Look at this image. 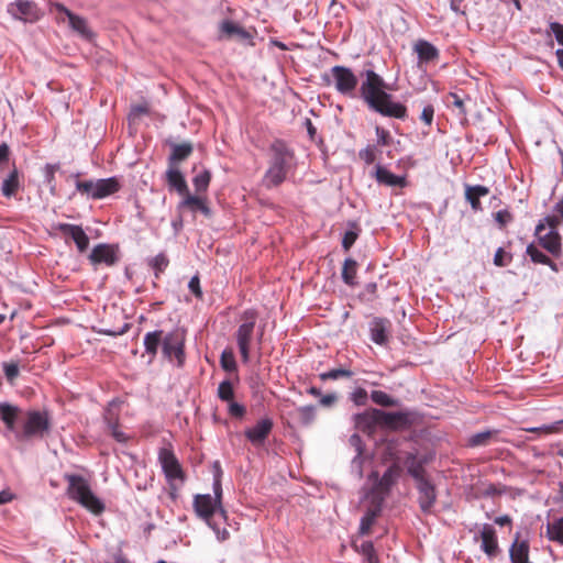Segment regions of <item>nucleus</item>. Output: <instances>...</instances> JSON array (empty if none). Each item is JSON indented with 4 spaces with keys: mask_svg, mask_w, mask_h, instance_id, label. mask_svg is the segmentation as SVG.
<instances>
[{
    "mask_svg": "<svg viewBox=\"0 0 563 563\" xmlns=\"http://www.w3.org/2000/svg\"><path fill=\"white\" fill-rule=\"evenodd\" d=\"M365 76L366 79L362 82L360 92L366 104L384 117L406 119V106L393 101V96L386 91L385 80L374 70H366Z\"/></svg>",
    "mask_w": 563,
    "mask_h": 563,
    "instance_id": "f257e3e1",
    "label": "nucleus"
},
{
    "mask_svg": "<svg viewBox=\"0 0 563 563\" xmlns=\"http://www.w3.org/2000/svg\"><path fill=\"white\" fill-rule=\"evenodd\" d=\"M295 153L288 144L282 140H275L269 146L268 168L263 177V185L274 188L282 185L290 169L294 167Z\"/></svg>",
    "mask_w": 563,
    "mask_h": 563,
    "instance_id": "f03ea898",
    "label": "nucleus"
},
{
    "mask_svg": "<svg viewBox=\"0 0 563 563\" xmlns=\"http://www.w3.org/2000/svg\"><path fill=\"white\" fill-rule=\"evenodd\" d=\"M65 481L67 482L66 494L69 499L93 515L98 516L104 511V504L92 493L87 479L80 475L66 474Z\"/></svg>",
    "mask_w": 563,
    "mask_h": 563,
    "instance_id": "7ed1b4c3",
    "label": "nucleus"
},
{
    "mask_svg": "<svg viewBox=\"0 0 563 563\" xmlns=\"http://www.w3.org/2000/svg\"><path fill=\"white\" fill-rule=\"evenodd\" d=\"M258 312L255 309L244 310L239 318V327L234 338L240 351L241 360L244 364L251 361V349L254 339V332Z\"/></svg>",
    "mask_w": 563,
    "mask_h": 563,
    "instance_id": "20e7f679",
    "label": "nucleus"
},
{
    "mask_svg": "<svg viewBox=\"0 0 563 563\" xmlns=\"http://www.w3.org/2000/svg\"><path fill=\"white\" fill-rule=\"evenodd\" d=\"M194 509L196 515L202 519L216 533L219 541H225L230 537L227 528H220L214 516H219V507L213 501L211 495H196L194 498Z\"/></svg>",
    "mask_w": 563,
    "mask_h": 563,
    "instance_id": "39448f33",
    "label": "nucleus"
},
{
    "mask_svg": "<svg viewBox=\"0 0 563 563\" xmlns=\"http://www.w3.org/2000/svg\"><path fill=\"white\" fill-rule=\"evenodd\" d=\"M400 473L401 467L397 463L390 465L380 478H378L377 473H373L371 477H375V483L368 493L367 498L383 505L386 497L389 495L391 487L397 483Z\"/></svg>",
    "mask_w": 563,
    "mask_h": 563,
    "instance_id": "423d86ee",
    "label": "nucleus"
},
{
    "mask_svg": "<svg viewBox=\"0 0 563 563\" xmlns=\"http://www.w3.org/2000/svg\"><path fill=\"white\" fill-rule=\"evenodd\" d=\"M185 331L181 329H175L167 333L162 343V352L165 357L169 361L175 358L178 366H183L185 363Z\"/></svg>",
    "mask_w": 563,
    "mask_h": 563,
    "instance_id": "0eeeda50",
    "label": "nucleus"
},
{
    "mask_svg": "<svg viewBox=\"0 0 563 563\" xmlns=\"http://www.w3.org/2000/svg\"><path fill=\"white\" fill-rule=\"evenodd\" d=\"M331 74L334 79L335 89L344 96H354L355 88L357 86V77L354 75L352 69L345 66H333Z\"/></svg>",
    "mask_w": 563,
    "mask_h": 563,
    "instance_id": "6e6552de",
    "label": "nucleus"
},
{
    "mask_svg": "<svg viewBox=\"0 0 563 563\" xmlns=\"http://www.w3.org/2000/svg\"><path fill=\"white\" fill-rule=\"evenodd\" d=\"M102 418L107 431L117 442L126 443L130 440V437L120 427V408L118 402L111 401L106 408Z\"/></svg>",
    "mask_w": 563,
    "mask_h": 563,
    "instance_id": "1a4fd4ad",
    "label": "nucleus"
},
{
    "mask_svg": "<svg viewBox=\"0 0 563 563\" xmlns=\"http://www.w3.org/2000/svg\"><path fill=\"white\" fill-rule=\"evenodd\" d=\"M158 461L167 481H183L185 478L181 465L172 448L159 449Z\"/></svg>",
    "mask_w": 563,
    "mask_h": 563,
    "instance_id": "9d476101",
    "label": "nucleus"
},
{
    "mask_svg": "<svg viewBox=\"0 0 563 563\" xmlns=\"http://www.w3.org/2000/svg\"><path fill=\"white\" fill-rule=\"evenodd\" d=\"M51 428L48 413L45 411H30L23 427L26 438L43 437Z\"/></svg>",
    "mask_w": 563,
    "mask_h": 563,
    "instance_id": "9b49d317",
    "label": "nucleus"
},
{
    "mask_svg": "<svg viewBox=\"0 0 563 563\" xmlns=\"http://www.w3.org/2000/svg\"><path fill=\"white\" fill-rule=\"evenodd\" d=\"M544 230L545 223L539 222L536 227V235L539 239V244L554 257H560L562 254L560 233L556 230H550L548 233L542 234Z\"/></svg>",
    "mask_w": 563,
    "mask_h": 563,
    "instance_id": "f8f14e48",
    "label": "nucleus"
},
{
    "mask_svg": "<svg viewBox=\"0 0 563 563\" xmlns=\"http://www.w3.org/2000/svg\"><path fill=\"white\" fill-rule=\"evenodd\" d=\"M53 7L57 12L67 16L69 26L74 32L79 34L85 40H91L93 37V32L90 30L88 21L85 18L73 13L62 3H54Z\"/></svg>",
    "mask_w": 563,
    "mask_h": 563,
    "instance_id": "ddd939ff",
    "label": "nucleus"
},
{
    "mask_svg": "<svg viewBox=\"0 0 563 563\" xmlns=\"http://www.w3.org/2000/svg\"><path fill=\"white\" fill-rule=\"evenodd\" d=\"M88 258L95 267L100 264H104L106 266H113L119 261L118 250L113 245L101 243L92 249Z\"/></svg>",
    "mask_w": 563,
    "mask_h": 563,
    "instance_id": "4468645a",
    "label": "nucleus"
},
{
    "mask_svg": "<svg viewBox=\"0 0 563 563\" xmlns=\"http://www.w3.org/2000/svg\"><path fill=\"white\" fill-rule=\"evenodd\" d=\"M374 413L379 417V426L386 429L401 430L411 424L410 415L408 412H386L376 410Z\"/></svg>",
    "mask_w": 563,
    "mask_h": 563,
    "instance_id": "2eb2a0df",
    "label": "nucleus"
},
{
    "mask_svg": "<svg viewBox=\"0 0 563 563\" xmlns=\"http://www.w3.org/2000/svg\"><path fill=\"white\" fill-rule=\"evenodd\" d=\"M9 12L15 19L30 23L38 21L42 15L37 5L31 1H18L12 3L9 8Z\"/></svg>",
    "mask_w": 563,
    "mask_h": 563,
    "instance_id": "dca6fc26",
    "label": "nucleus"
},
{
    "mask_svg": "<svg viewBox=\"0 0 563 563\" xmlns=\"http://www.w3.org/2000/svg\"><path fill=\"white\" fill-rule=\"evenodd\" d=\"M57 230L64 236L70 238L75 242L80 253L87 251L89 246V238L80 225L70 223H59L57 225Z\"/></svg>",
    "mask_w": 563,
    "mask_h": 563,
    "instance_id": "f3484780",
    "label": "nucleus"
},
{
    "mask_svg": "<svg viewBox=\"0 0 563 563\" xmlns=\"http://www.w3.org/2000/svg\"><path fill=\"white\" fill-rule=\"evenodd\" d=\"M179 210H189L190 212H201L206 217H211V209L208 206V199L202 194L191 195L190 191L183 197L178 205Z\"/></svg>",
    "mask_w": 563,
    "mask_h": 563,
    "instance_id": "a211bd4d",
    "label": "nucleus"
},
{
    "mask_svg": "<svg viewBox=\"0 0 563 563\" xmlns=\"http://www.w3.org/2000/svg\"><path fill=\"white\" fill-rule=\"evenodd\" d=\"M417 489L419 493L418 501L422 512H431L432 507L437 501V490L434 485L429 481H422L417 483Z\"/></svg>",
    "mask_w": 563,
    "mask_h": 563,
    "instance_id": "6ab92c4d",
    "label": "nucleus"
},
{
    "mask_svg": "<svg viewBox=\"0 0 563 563\" xmlns=\"http://www.w3.org/2000/svg\"><path fill=\"white\" fill-rule=\"evenodd\" d=\"M273 429V421L269 418H264L257 421V423L245 430V437L246 439L253 444V445H262L264 441L267 439L269 433Z\"/></svg>",
    "mask_w": 563,
    "mask_h": 563,
    "instance_id": "aec40b11",
    "label": "nucleus"
},
{
    "mask_svg": "<svg viewBox=\"0 0 563 563\" xmlns=\"http://www.w3.org/2000/svg\"><path fill=\"white\" fill-rule=\"evenodd\" d=\"M481 549L488 558H496L499 552V545L495 529L490 525H484L481 531Z\"/></svg>",
    "mask_w": 563,
    "mask_h": 563,
    "instance_id": "412c9836",
    "label": "nucleus"
},
{
    "mask_svg": "<svg viewBox=\"0 0 563 563\" xmlns=\"http://www.w3.org/2000/svg\"><path fill=\"white\" fill-rule=\"evenodd\" d=\"M390 321L386 318H374L369 324L371 339L379 345L388 342Z\"/></svg>",
    "mask_w": 563,
    "mask_h": 563,
    "instance_id": "4be33fe9",
    "label": "nucleus"
},
{
    "mask_svg": "<svg viewBox=\"0 0 563 563\" xmlns=\"http://www.w3.org/2000/svg\"><path fill=\"white\" fill-rule=\"evenodd\" d=\"M194 152L191 142L172 144V153L168 157V167H178L180 162L187 159Z\"/></svg>",
    "mask_w": 563,
    "mask_h": 563,
    "instance_id": "5701e85b",
    "label": "nucleus"
},
{
    "mask_svg": "<svg viewBox=\"0 0 563 563\" xmlns=\"http://www.w3.org/2000/svg\"><path fill=\"white\" fill-rule=\"evenodd\" d=\"M529 542L527 540H519V534L516 536L514 542L509 548V556L511 563H527L529 562Z\"/></svg>",
    "mask_w": 563,
    "mask_h": 563,
    "instance_id": "b1692460",
    "label": "nucleus"
},
{
    "mask_svg": "<svg viewBox=\"0 0 563 563\" xmlns=\"http://www.w3.org/2000/svg\"><path fill=\"white\" fill-rule=\"evenodd\" d=\"M166 180L172 189H175L180 196L189 192L187 181L178 167H168L166 172Z\"/></svg>",
    "mask_w": 563,
    "mask_h": 563,
    "instance_id": "393cba45",
    "label": "nucleus"
},
{
    "mask_svg": "<svg viewBox=\"0 0 563 563\" xmlns=\"http://www.w3.org/2000/svg\"><path fill=\"white\" fill-rule=\"evenodd\" d=\"M405 465L408 474L413 477L416 483L428 479L423 461L418 460L415 453H408L405 459Z\"/></svg>",
    "mask_w": 563,
    "mask_h": 563,
    "instance_id": "a878e982",
    "label": "nucleus"
},
{
    "mask_svg": "<svg viewBox=\"0 0 563 563\" xmlns=\"http://www.w3.org/2000/svg\"><path fill=\"white\" fill-rule=\"evenodd\" d=\"M413 49L418 55L419 63H429L439 58L438 48L428 41H417Z\"/></svg>",
    "mask_w": 563,
    "mask_h": 563,
    "instance_id": "bb28decb",
    "label": "nucleus"
},
{
    "mask_svg": "<svg viewBox=\"0 0 563 563\" xmlns=\"http://www.w3.org/2000/svg\"><path fill=\"white\" fill-rule=\"evenodd\" d=\"M120 183L117 178H106L96 181L93 199H102L120 190Z\"/></svg>",
    "mask_w": 563,
    "mask_h": 563,
    "instance_id": "cd10ccee",
    "label": "nucleus"
},
{
    "mask_svg": "<svg viewBox=\"0 0 563 563\" xmlns=\"http://www.w3.org/2000/svg\"><path fill=\"white\" fill-rule=\"evenodd\" d=\"M383 505L375 503L374 500H369V507L367 508L365 515L363 516L360 525L361 534H368L373 523L376 518L379 516L382 511Z\"/></svg>",
    "mask_w": 563,
    "mask_h": 563,
    "instance_id": "c85d7f7f",
    "label": "nucleus"
},
{
    "mask_svg": "<svg viewBox=\"0 0 563 563\" xmlns=\"http://www.w3.org/2000/svg\"><path fill=\"white\" fill-rule=\"evenodd\" d=\"M489 194V189L483 185L470 186L465 187V198L471 203V207L474 211L482 210L481 197H485Z\"/></svg>",
    "mask_w": 563,
    "mask_h": 563,
    "instance_id": "c756f323",
    "label": "nucleus"
},
{
    "mask_svg": "<svg viewBox=\"0 0 563 563\" xmlns=\"http://www.w3.org/2000/svg\"><path fill=\"white\" fill-rule=\"evenodd\" d=\"M376 410L377 409L373 408L356 415V427L364 432H371L376 426H379V417L374 413Z\"/></svg>",
    "mask_w": 563,
    "mask_h": 563,
    "instance_id": "7c9ffc66",
    "label": "nucleus"
},
{
    "mask_svg": "<svg viewBox=\"0 0 563 563\" xmlns=\"http://www.w3.org/2000/svg\"><path fill=\"white\" fill-rule=\"evenodd\" d=\"M376 180L389 187H404L406 180L404 177L390 173L387 168L378 165L375 173Z\"/></svg>",
    "mask_w": 563,
    "mask_h": 563,
    "instance_id": "2f4dec72",
    "label": "nucleus"
},
{
    "mask_svg": "<svg viewBox=\"0 0 563 563\" xmlns=\"http://www.w3.org/2000/svg\"><path fill=\"white\" fill-rule=\"evenodd\" d=\"M20 413V409L8 402H0V416L1 420L9 430H13L15 421Z\"/></svg>",
    "mask_w": 563,
    "mask_h": 563,
    "instance_id": "473e14b6",
    "label": "nucleus"
},
{
    "mask_svg": "<svg viewBox=\"0 0 563 563\" xmlns=\"http://www.w3.org/2000/svg\"><path fill=\"white\" fill-rule=\"evenodd\" d=\"M20 187L19 172L14 166L9 176L3 180L1 192L4 197L10 198L16 194Z\"/></svg>",
    "mask_w": 563,
    "mask_h": 563,
    "instance_id": "72a5a7b5",
    "label": "nucleus"
},
{
    "mask_svg": "<svg viewBox=\"0 0 563 563\" xmlns=\"http://www.w3.org/2000/svg\"><path fill=\"white\" fill-rule=\"evenodd\" d=\"M163 331L156 330L147 332L144 336V347L147 354L155 356L158 351V346L163 343Z\"/></svg>",
    "mask_w": 563,
    "mask_h": 563,
    "instance_id": "f704fd0d",
    "label": "nucleus"
},
{
    "mask_svg": "<svg viewBox=\"0 0 563 563\" xmlns=\"http://www.w3.org/2000/svg\"><path fill=\"white\" fill-rule=\"evenodd\" d=\"M547 538L563 545V517L547 523Z\"/></svg>",
    "mask_w": 563,
    "mask_h": 563,
    "instance_id": "c9c22d12",
    "label": "nucleus"
},
{
    "mask_svg": "<svg viewBox=\"0 0 563 563\" xmlns=\"http://www.w3.org/2000/svg\"><path fill=\"white\" fill-rule=\"evenodd\" d=\"M527 254L536 264H543L551 267L553 272H558V265L544 253H542L536 245L529 244L527 246Z\"/></svg>",
    "mask_w": 563,
    "mask_h": 563,
    "instance_id": "e433bc0d",
    "label": "nucleus"
},
{
    "mask_svg": "<svg viewBox=\"0 0 563 563\" xmlns=\"http://www.w3.org/2000/svg\"><path fill=\"white\" fill-rule=\"evenodd\" d=\"M211 181V173L208 169H203L192 178V184L196 194L205 195L209 188Z\"/></svg>",
    "mask_w": 563,
    "mask_h": 563,
    "instance_id": "4c0bfd02",
    "label": "nucleus"
},
{
    "mask_svg": "<svg viewBox=\"0 0 563 563\" xmlns=\"http://www.w3.org/2000/svg\"><path fill=\"white\" fill-rule=\"evenodd\" d=\"M220 31L228 37H231L234 35L242 37V38L249 37V33L243 27H241L240 25H238L236 23H234L230 20H225L221 23Z\"/></svg>",
    "mask_w": 563,
    "mask_h": 563,
    "instance_id": "58836bf2",
    "label": "nucleus"
},
{
    "mask_svg": "<svg viewBox=\"0 0 563 563\" xmlns=\"http://www.w3.org/2000/svg\"><path fill=\"white\" fill-rule=\"evenodd\" d=\"M357 263L353 258H346L342 267V279L346 285L353 286L356 277Z\"/></svg>",
    "mask_w": 563,
    "mask_h": 563,
    "instance_id": "ea45409f",
    "label": "nucleus"
},
{
    "mask_svg": "<svg viewBox=\"0 0 563 563\" xmlns=\"http://www.w3.org/2000/svg\"><path fill=\"white\" fill-rule=\"evenodd\" d=\"M148 265L154 271L155 278L158 279L161 274L168 267L169 260L164 253H159L148 261Z\"/></svg>",
    "mask_w": 563,
    "mask_h": 563,
    "instance_id": "a19ab883",
    "label": "nucleus"
},
{
    "mask_svg": "<svg viewBox=\"0 0 563 563\" xmlns=\"http://www.w3.org/2000/svg\"><path fill=\"white\" fill-rule=\"evenodd\" d=\"M563 429V420L555 421L552 424H544L541 427H533V428H526L523 429L527 432L537 433V434H552V433H560Z\"/></svg>",
    "mask_w": 563,
    "mask_h": 563,
    "instance_id": "79ce46f5",
    "label": "nucleus"
},
{
    "mask_svg": "<svg viewBox=\"0 0 563 563\" xmlns=\"http://www.w3.org/2000/svg\"><path fill=\"white\" fill-rule=\"evenodd\" d=\"M498 433L497 430H487L483 432H478L476 434H473L468 439V445L470 446H483L487 445L490 441V439Z\"/></svg>",
    "mask_w": 563,
    "mask_h": 563,
    "instance_id": "37998d69",
    "label": "nucleus"
},
{
    "mask_svg": "<svg viewBox=\"0 0 563 563\" xmlns=\"http://www.w3.org/2000/svg\"><path fill=\"white\" fill-rule=\"evenodd\" d=\"M296 415L301 424L308 426L314 420L316 407L312 405L299 407Z\"/></svg>",
    "mask_w": 563,
    "mask_h": 563,
    "instance_id": "c03bdc74",
    "label": "nucleus"
},
{
    "mask_svg": "<svg viewBox=\"0 0 563 563\" xmlns=\"http://www.w3.org/2000/svg\"><path fill=\"white\" fill-rule=\"evenodd\" d=\"M220 364L225 372H235L238 369L235 356L231 349H225L222 351L220 356Z\"/></svg>",
    "mask_w": 563,
    "mask_h": 563,
    "instance_id": "a18cd8bd",
    "label": "nucleus"
},
{
    "mask_svg": "<svg viewBox=\"0 0 563 563\" xmlns=\"http://www.w3.org/2000/svg\"><path fill=\"white\" fill-rule=\"evenodd\" d=\"M372 400L383 407H395L398 406V400L391 398L388 394L383 390H373L371 394Z\"/></svg>",
    "mask_w": 563,
    "mask_h": 563,
    "instance_id": "49530a36",
    "label": "nucleus"
},
{
    "mask_svg": "<svg viewBox=\"0 0 563 563\" xmlns=\"http://www.w3.org/2000/svg\"><path fill=\"white\" fill-rule=\"evenodd\" d=\"M353 376V372L345 368H333L331 371L321 373L319 378L321 380H335L339 378H350Z\"/></svg>",
    "mask_w": 563,
    "mask_h": 563,
    "instance_id": "de8ad7c7",
    "label": "nucleus"
},
{
    "mask_svg": "<svg viewBox=\"0 0 563 563\" xmlns=\"http://www.w3.org/2000/svg\"><path fill=\"white\" fill-rule=\"evenodd\" d=\"M218 397L222 401L230 402L234 398L233 386L230 380H223L218 387Z\"/></svg>",
    "mask_w": 563,
    "mask_h": 563,
    "instance_id": "09e8293b",
    "label": "nucleus"
},
{
    "mask_svg": "<svg viewBox=\"0 0 563 563\" xmlns=\"http://www.w3.org/2000/svg\"><path fill=\"white\" fill-rule=\"evenodd\" d=\"M4 376L10 384H13L20 374L19 362H4L2 364Z\"/></svg>",
    "mask_w": 563,
    "mask_h": 563,
    "instance_id": "8fccbe9b",
    "label": "nucleus"
},
{
    "mask_svg": "<svg viewBox=\"0 0 563 563\" xmlns=\"http://www.w3.org/2000/svg\"><path fill=\"white\" fill-rule=\"evenodd\" d=\"M213 490H214V497H212V498H213V501L219 507V517H221V519L223 521H227V510L222 507V488H221V483L219 479L214 481Z\"/></svg>",
    "mask_w": 563,
    "mask_h": 563,
    "instance_id": "3c124183",
    "label": "nucleus"
},
{
    "mask_svg": "<svg viewBox=\"0 0 563 563\" xmlns=\"http://www.w3.org/2000/svg\"><path fill=\"white\" fill-rule=\"evenodd\" d=\"M358 157L367 165L373 164L377 157V148L374 145H367L358 152Z\"/></svg>",
    "mask_w": 563,
    "mask_h": 563,
    "instance_id": "603ef678",
    "label": "nucleus"
},
{
    "mask_svg": "<svg viewBox=\"0 0 563 563\" xmlns=\"http://www.w3.org/2000/svg\"><path fill=\"white\" fill-rule=\"evenodd\" d=\"M446 101L449 106H453L459 109V114L465 117L467 111L465 109L464 100L455 92H450L446 96Z\"/></svg>",
    "mask_w": 563,
    "mask_h": 563,
    "instance_id": "864d4df0",
    "label": "nucleus"
},
{
    "mask_svg": "<svg viewBox=\"0 0 563 563\" xmlns=\"http://www.w3.org/2000/svg\"><path fill=\"white\" fill-rule=\"evenodd\" d=\"M512 260L511 254L505 252L503 247H499L494 256V264L498 267L507 266Z\"/></svg>",
    "mask_w": 563,
    "mask_h": 563,
    "instance_id": "5fc2aeb1",
    "label": "nucleus"
},
{
    "mask_svg": "<svg viewBox=\"0 0 563 563\" xmlns=\"http://www.w3.org/2000/svg\"><path fill=\"white\" fill-rule=\"evenodd\" d=\"M76 188L80 194L87 195L93 199V192L96 191V181H93V180L77 181Z\"/></svg>",
    "mask_w": 563,
    "mask_h": 563,
    "instance_id": "6e6d98bb",
    "label": "nucleus"
},
{
    "mask_svg": "<svg viewBox=\"0 0 563 563\" xmlns=\"http://www.w3.org/2000/svg\"><path fill=\"white\" fill-rule=\"evenodd\" d=\"M494 218H495L496 222L499 224L500 228L506 227L514 219L511 212L509 210H507V209L497 211L494 214Z\"/></svg>",
    "mask_w": 563,
    "mask_h": 563,
    "instance_id": "4d7b16f0",
    "label": "nucleus"
},
{
    "mask_svg": "<svg viewBox=\"0 0 563 563\" xmlns=\"http://www.w3.org/2000/svg\"><path fill=\"white\" fill-rule=\"evenodd\" d=\"M351 399L356 406H365L368 399L367 391L364 388H356Z\"/></svg>",
    "mask_w": 563,
    "mask_h": 563,
    "instance_id": "13d9d810",
    "label": "nucleus"
},
{
    "mask_svg": "<svg viewBox=\"0 0 563 563\" xmlns=\"http://www.w3.org/2000/svg\"><path fill=\"white\" fill-rule=\"evenodd\" d=\"M375 131H376V135H377V143L379 145H382V146L390 145L391 135H390L389 131H387L380 126H376Z\"/></svg>",
    "mask_w": 563,
    "mask_h": 563,
    "instance_id": "bf43d9fd",
    "label": "nucleus"
},
{
    "mask_svg": "<svg viewBox=\"0 0 563 563\" xmlns=\"http://www.w3.org/2000/svg\"><path fill=\"white\" fill-rule=\"evenodd\" d=\"M246 410H245V407L243 405H240L235 401H230L229 402V413L230 416L234 417V418H243L244 415H245Z\"/></svg>",
    "mask_w": 563,
    "mask_h": 563,
    "instance_id": "052dcab7",
    "label": "nucleus"
},
{
    "mask_svg": "<svg viewBox=\"0 0 563 563\" xmlns=\"http://www.w3.org/2000/svg\"><path fill=\"white\" fill-rule=\"evenodd\" d=\"M357 233L354 231H346L342 239V247L344 251H349L357 240Z\"/></svg>",
    "mask_w": 563,
    "mask_h": 563,
    "instance_id": "680f3d73",
    "label": "nucleus"
},
{
    "mask_svg": "<svg viewBox=\"0 0 563 563\" xmlns=\"http://www.w3.org/2000/svg\"><path fill=\"white\" fill-rule=\"evenodd\" d=\"M188 288L197 298L202 297V290L200 287V279H199L198 275H195L194 277H191V279L189 280V284H188Z\"/></svg>",
    "mask_w": 563,
    "mask_h": 563,
    "instance_id": "e2e57ef3",
    "label": "nucleus"
},
{
    "mask_svg": "<svg viewBox=\"0 0 563 563\" xmlns=\"http://www.w3.org/2000/svg\"><path fill=\"white\" fill-rule=\"evenodd\" d=\"M434 115V108L432 104H428L423 108L420 119L423 121L427 125H431L433 121Z\"/></svg>",
    "mask_w": 563,
    "mask_h": 563,
    "instance_id": "0e129e2a",
    "label": "nucleus"
},
{
    "mask_svg": "<svg viewBox=\"0 0 563 563\" xmlns=\"http://www.w3.org/2000/svg\"><path fill=\"white\" fill-rule=\"evenodd\" d=\"M550 30L554 34L558 43L563 46V25L559 22H551Z\"/></svg>",
    "mask_w": 563,
    "mask_h": 563,
    "instance_id": "69168bd1",
    "label": "nucleus"
},
{
    "mask_svg": "<svg viewBox=\"0 0 563 563\" xmlns=\"http://www.w3.org/2000/svg\"><path fill=\"white\" fill-rule=\"evenodd\" d=\"M336 399L338 397L335 394H327L320 397V405L323 407H331Z\"/></svg>",
    "mask_w": 563,
    "mask_h": 563,
    "instance_id": "338daca9",
    "label": "nucleus"
},
{
    "mask_svg": "<svg viewBox=\"0 0 563 563\" xmlns=\"http://www.w3.org/2000/svg\"><path fill=\"white\" fill-rule=\"evenodd\" d=\"M540 222H544L545 228L549 227L551 230H556V227L560 224V219L556 216H548Z\"/></svg>",
    "mask_w": 563,
    "mask_h": 563,
    "instance_id": "774afa93",
    "label": "nucleus"
}]
</instances>
